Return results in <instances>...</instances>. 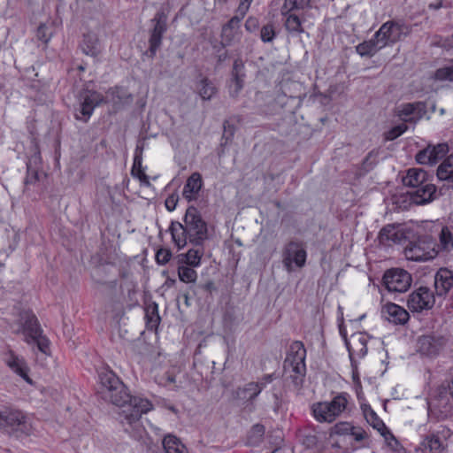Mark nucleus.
I'll return each instance as SVG.
<instances>
[{
	"label": "nucleus",
	"mask_w": 453,
	"mask_h": 453,
	"mask_svg": "<svg viewBox=\"0 0 453 453\" xmlns=\"http://www.w3.org/2000/svg\"><path fill=\"white\" fill-rule=\"evenodd\" d=\"M449 390L452 400H450L447 395H444L440 396L436 403H433V408H437L439 410L440 417L441 418L453 415V377L451 385L449 386Z\"/></svg>",
	"instance_id": "473e14b6"
},
{
	"label": "nucleus",
	"mask_w": 453,
	"mask_h": 453,
	"mask_svg": "<svg viewBox=\"0 0 453 453\" xmlns=\"http://www.w3.org/2000/svg\"><path fill=\"white\" fill-rule=\"evenodd\" d=\"M158 319H159V318H158V317H156V319H155L154 322H155V323H157Z\"/></svg>",
	"instance_id": "e2e57ef3"
},
{
	"label": "nucleus",
	"mask_w": 453,
	"mask_h": 453,
	"mask_svg": "<svg viewBox=\"0 0 453 453\" xmlns=\"http://www.w3.org/2000/svg\"><path fill=\"white\" fill-rule=\"evenodd\" d=\"M423 111L420 103L404 104L398 107L397 115L403 121H416Z\"/></svg>",
	"instance_id": "c85d7f7f"
},
{
	"label": "nucleus",
	"mask_w": 453,
	"mask_h": 453,
	"mask_svg": "<svg viewBox=\"0 0 453 453\" xmlns=\"http://www.w3.org/2000/svg\"><path fill=\"white\" fill-rule=\"evenodd\" d=\"M379 45L380 42L374 35L371 40L359 43L356 47V50L362 57H372L382 49V47Z\"/></svg>",
	"instance_id": "4c0bfd02"
},
{
	"label": "nucleus",
	"mask_w": 453,
	"mask_h": 453,
	"mask_svg": "<svg viewBox=\"0 0 453 453\" xmlns=\"http://www.w3.org/2000/svg\"><path fill=\"white\" fill-rule=\"evenodd\" d=\"M260 37L264 42H272L275 37V32H274L273 26L271 24H267V25L264 26L261 28Z\"/></svg>",
	"instance_id": "09e8293b"
},
{
	"label": "nucleus",
	"mask_w": 453,
	"mask_h": 453,
	"mask_svg": "<svg viewBox=\"0 0 453 453\" xmlns=\"http://www.w3.org/2000/svg\"><path fill=\"white\" fill-rule=\"evenodd\" d=\"M407 238L404 229L400 225H388L379 234L380 242L384 245L401 243Z\"/></svg>",
	"instance_id": "a211bd4d"
},
{
	"label": "nucleus",
	"mask_w": 453,
	"mask_h": 453,
	"mask_svg": "<svg viewBox=\"0 0 453 453\" xmlns=\"http://www.w3.org/2000/svg\"><path fill=\"white\" fill-rule=\"evenodd\" d=\"M99 379L101 397L124 408L119 413L122 427L132 438L140 440L145 432L141 418L153 409V404L146 398L130 396L123 382L111 371L102 372Z\"/></svg>",
	"instance_id": "f257e3e1"
},
{
	"label": "nucleus",
	"mask_w": 453,
	"mask_h": 453,
	"mask_svg": "<svg viewBox=\"0 0 453 453\" xmlns=\"http://www.w3.org/2000/svg\"><path fill=\"white\" fill-rule=\"evenodd\" d=\"M285 18L286 30L292 35H300L307 27L306 12L281 14Z\"/></svg>",
	"instance_id": "412c9836"
},
{
	"label": "nucleus",
	"mask_w": 453,
	"mask_h": 453,
	"mask_svg": "<svg viewBox=\"0 0 453 453\" xmlns=\"http://www.w3.org/2000/svg\"><path fill=\"white\" fill-rule=\"evenodd\" d=\"M353 426L347 422H340L334 426L333 433L338 435H349Z\"/></svg>",
	"instance_id": "de8ad7c7"
},
{
	"label": "nucleus",
	"mask_w": 453,
	"mask_h": 453,
	"mask_svg": "<svg viewBox=\"0 0 453 453\" xmlns=\"http://www.w3.org/2000/svg\"><path fill=\"white\" fill-rule=\"evenodd\" d=\"M273 397H274V400H275V402H274V403H275V408H279V398H278L277 395H276V394H274V395H273Z\"/></svg>",
	"instance_id": "680f3d73"
},
{
	"label": "nucleus",
	"mask_w": 453,
	"mask_h": 453,
	"mask_svg": "<svg viewBox=\"0 0 453 453\" xmlns=\"http://www.w3.org/2000/svg\"><path fill=\"white\" fill-rule=\"evenodd\" d=\"M203 250L199 249H190L187 253L179 256V263L191 267H198L201 265Z\"/></svg>",
	"instance_id": "e433bc0d"
},
{
	"label": "nucleus",
	"mask_w": 453,
	"mask_h": 453,
	"mask_svg": "<svg viewBox=\"0 0 453 453\" xmlns=\"http://www.w3.org/2000/svg\"><path fill=\"white\" fill-rule=\"evenodd\" d=\"M275 379L274 373L265 374L257 381H250L238 387L234 392L237 400L242 401L247 407L254 408L257 396L267 384Z\"/></svg>",
	"instance_id": "423d86ee"
},
{
	"label": "nucleus",
	"mask_w": 453,
	"mask_h": 453,
	"mask_svg": "<svg viewBox=\"0 0 453 453\" xmlns=\"http://www.w3.org/2000/svg\"><path fill=\"white\" fill-rule=\"evenodd\" d=\"M435 192V186L426 181L419 188H417V190L411 195V200L417 204L427 203L434 199Z\"/></svg>",
	"instance_id": "a878e982"
},
{
	"label": "nucleus",
	"mask_w": 453,
	"mask_h": 453,
	"mask_svg": "<svg viewBox=\"0 0 453 453\" xmlns=\"http://www.w3.org/2000/svg\"><path fill=\"white\" fill-rule=\"evenodd\" d=\"M178 203V196L176 195L169 196L165 200V207L169 211L175 210Z\"/></svg>",
	"instance_id": "4d7b16f0"
},
{
	"label": "nucleus",
	"mask_w": 453,
	"mask_h": 453,
	"mask_svg": "<svg viewBox=\"0 0 453 453\" xmlns=\"http://www.w3.org/2000/svg\"><path fill=\"white\" fill-rule=\"evenodd\" d=\"M178 277L184 283H195L197 280V273L194 267L179 263Z\"/></svg>",
	"instance_id": "a19ab883"
},
{
	"label": "nucleus",
	"mask_w": 453,
	"mask_h": 453,
	"mask_svg": "<svg viewBox=\"0 0 453 453\" xmlns=\"http://www.w3.org/2000/svg\"><path fill=\"white\" fill-rule=\"evenodd\" d=\"M449 431L444 428L429 434L423 441V446L429 453H441L445 449V439Z\"/></svg>",
	"instance_id": "aec40b11"
},
{
	"label": "nucleus",
	"mask_w": 453,
	"mask_h": 453,
	"mask_svg": "<svg viewBox=\"0 0 453 453\" xmlns=\"http://www.w3.org/2000/svg\"><path fill=\"white\" fill-rule=\"evenodd\" d=\"M411 274L400 268L388 270L383 276V283L390 292H405L411 285Z\"/></svg>",
	"instance_id": "9d476101"
},
{
	"label": "nucleus",
	"mask_w": 453,
	"mask_h": 453,
	"mask_svg": "<svg viewBox=\"0 0 453 453\" xmlns=\"http://www.w3.org/2000/svg\"><path fill=\"white\" fill-rule=\"evenodd\" d=\"M31 343V349L35 353L36 359L42 357L50 356V342H28Z\"/></svg>",
	"instance_id": "37998d69"
},
{
	"label": "nucleus",
	"mask_w": 453,
	"mask_h": 453,
	"mask_svg": "<svg viewBox=\"0 0 453 453\" xmlns=\"http://www.w3.org/2000/svg\"><path fill=\"white\" fill-rule=\"evenodd\" d=\"M172 253L169 250L160 249L156 254V260L159 265H165L171 258Z\"/></svg>",
	"instance_id": "3c124183"
},
{
	"label": "nucleus",
	"mask_w": 453,
	"mask_h": 453,
	"mask_svg": "<svg viewBox=\"0 0 453 453\" xmlns=\"http://www.w3.org/2000/svg\"><path fill=\"white\" fill-rule=\"evenodd\" d=\"M203 187L202 176L199 173H193L187 180L182 196L188 202L196 200Z\"/></svg>",
	"instance_id": "4be33fe9"
},
{
	"label": "nucleus",
	"mask_w": 453,
	"mask_h": 453,
	"mask_svg": "<svg viewBox=\"0 0 453 453\" xmlns=\"http://www.w3.org/2000/svg\"><path fill=\"white\" fill-rule=\"evenodd\" d=\"M150 360L153 362V372L155 381L164 387L174 385L177 387V375L181 372V365H170V367L164 373H160L157 370L161 366L166 365V357L159 350H154L150 354Z\"/></svg>",
	"instance_id": "20e7f679"
},
{
	"label": "nucleus",
	"mask_w": 453,
	"mask_h": 453,
	"mask_svg": "<svg viewBox=\"0 0 453 453\" xmlns=\"http://www.w3.org/2000/svg\"><path fill=\"white\" fill-rule=\"evenodd\" d=\"M172 238L178 249H182L189 241V234L184 225L180 222H173L170 226Z\"/></svg>",
	"instance_id": "2f4dec72"
},
{
	"label": "nucleus",
	"mask_w": 453,
	"mask_h": 453,
	"mask_svg": "<svg viewBox=\"0 0 453 453\" xmlns=\"http://www.w3.org/2000/svg\"><path fill=\"white\" fill-rule=\"evenodd\" d=\"M250 434L251 436H255L257 440H260L265 434V426L260 424H256L252 426Z\"/></svg>",
	"instance_id": "6e6d98bb"
},
{
	"label": "nucleus",
	"mask_w": 453,
	"mask_h": 453,
	"mask_svg": "<svg viewBox=\"0 0 453 453\" xmlns=\"http://www.w3.org/2000/svg\"><path fill=\"white\" fill-rule=\"evenodd\" d=\"M306 349L303 342H293L285 361V369L290 370V378L296 386H300L305 375Z\"/></svg>",
	"instance_id": "f03ea898"
},
{
	"label": "nucleus",
	"mask_w": 453,
	"mask_h": 453,
	"mask_svg": "<svg viewBox=\"0 0 453 453\" xmlns=\"http://www.w3.org/2000/svg\"><path fill=\"white\" fill-rule=\"evenodd\" d=\"M134 177L137 178L142 185L150 186L149 177L142 168V157L136 155L134 159V165L131 170Z\"/></svg>",
	"instance_id": "79ce46f5"
},
{
	"label": "nucleus",
	"mask_w": 453,
	"mask_h": 453,
	"mask_svg": "<svg viewBox=\"0 0 453 453\" xmlns=\"http://www.w3.org/2000/svg\"><path fill=\"white\" fill-rule=\"evenodd\" d=\"M414 348L424 357H435L441 349V342H411Z\"/></svg>",
	"instance_id": "72a5a7b5"
},
{
	"label": "nucleus",
	"mask_w": 453,
	"mask_h": 453,
	"mask_svg": "<svg viewBox=\"0 0 453 453\" xmlns=\"http://www.w3.org/2000/svg\"><path fill=\"white\" fill-rule=\"evenodd\" d=\"M448 151L449 146L447 143H439L435 146H428L419 151L416 156V159L422 165H433L442 158Z\"/></svg>",
	"instance_id": "dca6fc26"
},
{
	"label": "nucleus",
	"mask_w": 453,
	"mask_h": 453,
	"mask_svg": "<svg viewBox=\"0 0 453 453\" xmlns=\"http://www.w3.org/2000/svg\"><path fill=\"white\" fill-rule=\"evenodd\" d=\"M259 21L255 17H249L245 22V28L249 32H254L257 29Z\"/></svg>",
	"instance_id": "864d4df0"
},
{
	"label": "nucleus",
	"mask_w": 453,
	"mask_h": 453,
	"mask_svg": "<svg viewBox=\"0 0 453 453\" xmlns=\"http://www.w3.org/2000/svg\"><path fill=\"white\" fill-rule=\"evenodd\" d=\"M443 6V0H432L428 3V8L431 10H439Z\"/></svg>",
	"instance_id": "052dcab7"
},
{
	"label": "nucleus",
	"mask_w": 453,
	"mask_h": 453,
	"mask_svg": "<svg viewBox=\"0 0 453 453\" xmlns=\"http://www.w3.org/2000/svg\"><path fill=\"white\" fill-rule=\"evenodd\" d=\"M165 453H188L186 447L174 435L168 434L163 440Z\"/></svg>",
	"instance_id": "58836bf2"
},
{
	"label": "nucleus",
	"mask_w": 453,
	"mask_h": 453,
	"mask_svg": "<svg viewBox=\"0 0 453 453\" xmlns=\"http://www.w3.org/2000/svg\"><path fill=\"white\" fill-rule=\"evenodd\" d=\"M381 436L385 439V441L388 442V445H391V441H394L396 442V440L393 434L388 429V427H385V430H382L380 433Z\"/></svg>",
	"instance_id": "bf43d9fd"
},
{
	"label": "nucleus",
	"mask_w": 453,
	"mask_h": 453,
	"mask_svg": "<svg viewBox=\"0 0 453 453\" xmlns=\"http://www.w3.org/2000/svg\"><path fill=\"white\" fill-rule=\"evenodd\" d=\"M184 226L189 234V242L201 245L207 239V225L196 207L190 206L187 209Z\"/></svg>",
	"instance_id": "39448f33"
},
{
	"label": "nucleus",
	"mask_w": 453,
	"mask_h": 453,
	"mask_svg": "<svg viewBox=\"0 0 453 453\" xmlns=\"http://www.w3.org/2000/svg\"><path fill=\"white\" fill-rule=\"evenodd\" d=\"M437 176L453 185V154L449 155L438 167Z\"/></svg>",
	"instance_id": "c9c22d12"
},
{
	"label": "nucleus",
	"mask_w": 453,
	"mask_h": 453,
	"mask_svg": "<svg viewBox=\"0 0 453 453\" xmlns=\"http://www.w3.org/2000/svg\"><path fill=\"white\" fill-rule=\"evenodd\" d=\"M347 403V397L341 394L334 397L330 402L314 403L311 410L317 421L331 423L344 411Z\"/></svg>",
	"instance_id": "7ed1b4c3"
},
{
	"label": "nucleus",
	"mask_w": 453,
	"mask_h": 453,
	"mask_svg": "<svg viewBox=\"0 0 453 453\" xmlns=\"http://www.w3.org/2000/svg\"><path fill=\"white\" fill-rule=\"evenodd\" d=\"M434 79L441 81H453V64L439 68L434 73Z\"/></svg>",
	"instance_id": "a18cd8bd"
},
{
	"label": "nucleus",
	"mask_w": 453,
	"mask_h": 453,
	"mask_svg": "<svg viewBox=\"0 0 453 453\" xmlns=\"http://www.w3.org/2000/svg\"><path fill=\"white\" fill-rule=\"evenodd\" d=\"M244 64L241 59H236L233 65L232 82L230 93L232 96H236L243 88L244 81Z\"/></svg>",
	"instance_id": "393cba45"
},
{
	"label": "nucleus",
	"mask_w": 453,
	"mask_h": 453,
	"mask_svg": "<svg viewBox=\"0 0 453 453\" xmlns=\"http://www.w3.org/2000/svg\"><path fill=\"white\" fill-rule=\"evenodd\" d=\"M251 2L252 0H241L237 12L242 16V18L244 17V15L249 11Z\"/></svg>",
	"instance_id": "13d9d810"
},
{
	"label": "nucleus",
	"mask_w": 453,
	"mask_h": 453,
	"mask_svg": "<svg viewBox=\"0 0 453 453\" xmlns=\"http://www.w3.org/2000/svg\"><path fill=\"white\" fill-rule=\"evenodd\" d=\"M353 370L357 368V359L367 353L366 342H345Z\"/></svg>",
	"instance_id": "cd10ccee"
},
{
	"label": "nucleus",
	"mask_w": 453,
	"mask_h": 453,
	"mask_svg": "<svg viewBox=\"0 0 453 453\" xmlns=\"http://www.w3.org/2000/svg\"><path fill=\"white\" fill-rule=\"evenodd\" d=\"M310 0H284L280 8L281 14L302 13L309 6Z\"/></svg>",
	"instance_id": "f704fd0d"
},
{
	"label": "nucleus",
	"mask_w": 453,
	"mask_h": 453,
	"mask_svg": "<svg viewBox=\"0 0 453 453\" xmlns=\"http://www.w3.org/2000/svg\"><path fill=\"white\" fill-rule=\"evenodd\" d=\"M433 292L426 287H420L409 295L407 306L412 312H420L431 309L434 304Z\"/></svg>",
	"instance_id": "f8f14e48"
},
{
	"label": "nucleus",
	"mask_w": 453,
	"mask_h": 453,
	"mask_svg": "<svg viewBox=\"0 0 453 453\" xmlns=\"http://www.w3.org/2000/svg\"><path fill=\"white\" fill-rule=\"evenodd\" d=\"M79 69H80V70H81V71H83V70H84V67L81 65V66L79 67Z\"/></svg>",
	"instance_id": "0e129e2a"
},
{
	"label": "nucleus",
	"mask_w": 453,
	"mask_h": 453,
	"mask_svg": "<svg viewBox=\"0 0 453 453\" xmlns=\"http://www.w3.org/2000/svg\"><path fill=\"white\" fill-rule=\"evenodd\" d=\"M434 287L439 296L448 293L453 288V271L441 268L435 274Z\"/></svg>",
	"instance_id": "5701e85b"
},
{
	"label": "nucleus",
	"mask_w": 453,
	"mask_h": 453,
	"mask_svg": "<svg viewBox=\"0 0 453 453\" xmlns=\"http://www.w3.org/2000/svg\"><path fill=\"white\" fill-rule=\"evenodd\" d=\"M37 37L44 42H48L50 40L51 33L49 32V28L45 24L40 25L37 28Z\"/></svg>",
	"instance_id": "603ef678"
},
{
	"label": "nucleus",
	"mask_w": 453,
	"mask_h": 453,
	"mask_svg": "<svg viewBox=\"0 0 453 453\" xmlns=\"http://www.w3.org/2000/svg\"><path fill=\"white\" fill-rule=\"evenodd\" d=\"M407 129V126L405 124L398 125L393 128H391L386 134V138L388 140H395L401 134H403Z\"/></svg>",
	"instance_id": "8fccbe9b"
},
{
	"label": "nucleus",
	"mask_w": 453,
	"mask_h": 453,
	"mask_svg": "<svg viewBox=\"0 0 453 453\" xmlns=\"http://www.w3.org/2000/svg\"><path fill=\"white\" fill-rule=\"evenodd\" d=\"M195 91L203 100H211L217 94V88L208 78L201 77L195 85Z\"/></svg>",
	"instance_id": "7c9ffc66"
},
{
	"label": "nucleus",
	"mask_w": 453,
	"mask_h": 453,
	"mask_svg": "<svg viewBox=\"0 0 453 453\" xmlns=\"http://www.w3.org/2000/svg\"><path fill=\"white\" fill-rule=\"evenodd\" d=\"M355 441H361L365 438V432L360 427L353 426V431L349 434Z\"/></svg>",
	"instance_id": "5fc2aeb1"
},
{
	"label": "nucleus",
	"mask_w": 453,
	"mask_h": 453,
	"mask_svg": "<svg viewBox=\"0 0 453 453\" xmlns=\"http://www.w3.org/2000/svg\"><path fill=\"white\" fill-rule=\"evenodd\" d=\"M21 334L28 340H40L42 337V330L34 315H27L24 325L21 326Z\"/></svg>",
	"instance_id": "bb28decb"
},
{
	"label": "nucleus",
	"mask_w": 453,
	"mask_h": 453,
	"mask_svg": "<svg viewBox=\"0 0 453 453\" xmlns=\"http://www.w3.org/2000/svg\"><path fill=\"white\" fill-rule=\"evenodd\" d=\"M151 21L154 23V27L150 37V51L155 55L161 45L163 35L166 31L167 16L163 11H160L156 13Z\"/></svg>",
	"instance_id": "ddd939ff"
},
{
	"label": "nucleus",
	"mask_w": 453,
	"mask_h": 453,
	"mask_svg": "<svg viewBox=\"0 0 453 453\" xmlns=\"http://www.w3.org/2000/svg\"><path fill=\"white\" fill-rule=\"evenodd\" d=\"M365 415L367 422L379 433L385 430L386 425L372 409L365 412Z\"/></svg>",
	"instance_id": "c03bdc74"
},
{
	"label": "nucleus",
	"mask_w": 453,
	"mask_h": 453,
	"mask_svg": "<svg viewBox=\"0 0 453 453\" xmlns=\"http://www.w3.org/2000/svg\"><path fill=\"white\" fill-rule=\"evenodd\" d=\"M349 327L350 329H352V327H353V323L352 322H349ZM339 330H340V334H341V336L342 337L343 340H348L349 337L356 338L357 336H360V337H358L357 340H364L363 339L364 334L362 332H356V333L349 334V329H348V325H344V324L340 325L339 326Z\"/></svg>",
	"instance_id": "49530a36"
},
{
	"label": "nucleus",
	"mask_w": 453,
	"mask_h": 453,
	"mask_svg": "<svg viewBox=\"0 0 453 453\" xmlns=\"http://www.w3.org/2000/svg\"><path fill=\"white\" fill-rule=\"evenodd\" d=\"M427 173L421 168H411L407 171L406 175L403 178L405 186L411 188H419L427 181Z\"/></svg>",
	"instance_id": "c756f323"
},
{
	"label": "nucleus",
	"mask_w": 453,
	"mask_h": 453,
	"mask_svg": "<svg viewBox=\"0 0 453 453\" xmlns=\"http://www.w3.org/2000/svg\"><path fill=\"white\" fill-rule=\"evenodd\" d=\"M4 361L13 372L20 376L27 382L32 383L28 376L29 368L22 357L9 349L4 356Z\"/></svg>",
	"instance_id": "f3484780"
},
{
	"label": "nucleus",
	"mask_w": 453,
	"mask_h": 453,
	"mask_svg": "<svg viewBox=\"0 0 453 453\" xmlns=\"http://www.w3.org/2000/svg\"><path fill=\"white\" fill-rule=\"evenodd\" d=\"M241 18L233 17L222 28L221 39L226 45H231L241 40Z\"/></svg>",
	"instance_id": "6ab92c4d"
},
{
	"label": "nucleus",
	"mask_w": 453,
	"mask_h": 453,
	"mask_svg": "<svg viewBox=\"0 0 453 453\" xmlns=\"http://www.w3.org/2000/svg\"><path fill=\"white\" fill-rule=\"evenodd\" d=\"M439 251L450 252L453 250V230L448 226H443L439 234Z\"/></svg>",
	"instance_id": "ea45409f"
},
{
	"label": "nucleus",
	"mask_w": 453,
	"mask_h": 453,
	"mask_svg": "<svg viewBox=\"0 0 453 453\" xmlns=\"http://www.w3.org/2000/svg\"><path fill=\"white\" fill-rule=\"evenodd\" d=\"M410 34V28L404 24L393 21L384 23L375 33L376 38L380 42L379 46L382 49L388 45L395 43Z\"/></svg>",
	"instance_id": "1a4fd4ad"
},
{
	"label": "nucleus",
	"mask_w": 453,
	"mask_h": 453,
	"mask_svg": "<svg viewBox=\"0 0 453 453\" xmlns=\"http://www.w3.org/2000/svg\"><path fill=\"white\" fill-rule=\"evenodd\" d=\"M439 253L437 245L428 238H420L414 242H411L404 249V256L408 260L416 262H424L434 259Z\"/></svg>",
	"instance_id": "0eeeda50"
},
{
	"label": "nucleus",
	"mask_w": 453,
	"mask_h": 453,
	"mask_svg": "<svg viewBox=\"0 0 453 453\" xmlns=\"http://www.w3.org/2000/svg\"><path fill=\"white\" fill-rule=\"evenodd\" d=\"M307 253L302 243L290 242L283 251L282 263L288 272L302 268L306 263Z\"/></svg>",
	"instance_id": "9b49d317"
},
{
	"label": "nucleus",
	"mask_w": 453,
	"mask_h": 453,
	"mask_svg": "<svg viewBox=\"0 0 453 453\" xmlns=\"http://www.w3.org/2000/svg\"><path fill=\"white\" fill-rule=\"evenodd\" d=\"M382 313L389 321L395 324H404L410 318V315L405 309L393 303H386L382 307Z\"/></svg>",
	"instance_id": "b1692460"
},
{
	"label": "nucleus",
	"mask_w": 453,
	"mask_h": 453,
	"mask_svg": "<svg viewBox=\"0 0 453 453\" xmlns=\"http://www.w3.org/2000/svg\"><path fill=\"white\" fill-rule=\"evenodd\" d=\"M104 102V96L96 91H89L83 98L76 119L87 122L92 115L94 109Z\"/></svg>",
	"instance_id": "4468645a"
},
{
	"label": "nucleus",
	"mask_w": 453,
	"mask_h": 453,
	"mask_svg": "<svg viewBox=\"0 0 453 453\" xmlns=\"http://www.w3.org/2000/svg\"><path fill=\"white\" fill-rule=\"evenodd\" d=\"M3 428H10L12 432L28 434L31 426L22 411L4 407L0 410V430Z\"/></svg>",
	"instance_id": "6e6552de"
},
{
	"label": "nucleus",
	"mask_w": 453,
	"mask_h": 453,
	"mask_svg": "<svg viewBox=\"0 0 453 453\" xmlns=\"http://www.w3.org/2000/svg\"><path fill=\"white\" fill-rule=\"evenodd\" d=\"M104 33L98 32H88L84 35L81 50L82 51L90 57H98L104 50Z\"/></svg>",
	"instance_id": "2eb2a0df"
}]
</instances>
